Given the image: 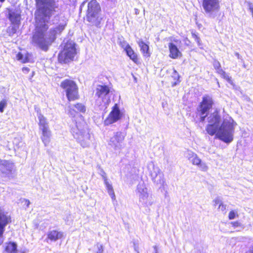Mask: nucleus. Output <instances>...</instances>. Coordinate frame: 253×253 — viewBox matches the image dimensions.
Masks as SVG:
<instances>
[{
  "label": "nucleus",
  "mask_w": 253,
  "mask_h": 253,
  "mask_svg": "<svg viewBox=\"0 0 253 253\" xmlns=\"http://www.w3.org/2000/svg\"><path fill=\"white\" fill-rule=\"evenodd\" d=\"M36 9L35 18L36 22L35 32L32 43L43 51H47L49 45L56 39V35L60 34L66 25V22L60 24L58 27L50 29L48 32L47 23L56 11L58 4L55 0H35Z\"/></svg>",
  "instance_id": "f257e3e1"
},
{
  "label": "nucleus",
  "mask_w": 253,
  "mask_h": 253,
  "mask_svg": "<svg viewBox=\"0 0 253 253\" xmlns=\"http://www.w3.org/2000/svg\"><path fill=\"white\" fill-rule=\"evenodd\" d=\"M208 124L206 129L207 133L216 137L226 143H229L233 140L235 128L233 120L224 119L221 123V117L216 111L208 117Z\"/></svg>",
  "instance_id": "f03ea898"
},
{
  "label": "nucleus",
  "mask_w": 253,
  "mask_h": 253,
  "mask_svg": "<svg viewBox=\"0 0 253 253\" xmlns=\"http://www.w3.org/2000/svg\"><path fill=\"white\" fill-rule=\"evenodd\" d=\"M71 132L74 138L83 148L90 146L92 141L91 135L87 130L85 123L76 122L75 126L72 127Z\"/></svg>",
  "instance_id": "7ed1b4c3"
},
{
  "label": "nucleus",
  "mask_w": 253,
  "mask_h": 253,
  "mask_svg": "<svg viewBox=\"0 0 253 253\" xmlns=\"http://www.w3.org/2000/svg\"><path fill=\"white\" fill-rule=\"evenodd\" d=\"M100 10V6L96 0H91L88 3L86 18L90 25L98 27L100 25L102 20Z\"/></svg>",
  "instance_id": "20e7f679"
},
{
  "label": "nucleus",
  "mask_w": 253,
  "mask_h": 253,
  "mask_svg": "<svg viewBox=\"0 0 253 253\" xmlns=\"http://www.w3.org/2000/svg\"><path fill=\"white\" fill-rule=\"evenodd\" d=\"M95 95L97 96L95 105L101 110H105L111 102L109 87L106 85H98L96 89Z\"/></svg>",
  "instance_id": "39448f33"
},
{
  "label": "nucleus",
  "mask_w": 253,
  "mask_h": 253,
  "mask_svg": "<svg viewBox=\"0 0 253 253\" xmlns=\"http://www.w3.org/2000/svg\"><path fill=\"white\" fill-rule=\"evenodd\" d=\"M135 192L138 197L139 203L143 207H149L154 203L152 195L150 193L144 181L140 182L138 184Z\"/></svg>",
  "instance_id": "423d86ee"
},
{
  "label": "nucleus",
  "mask_w": 253,
  "mask_h": 253,
  "mask_svg": "<svg viewBox=\"0 0 253 253\" xmlns=\"http://www.w3.org/2000/svg\"><path fill=\"white\" fill-rule=\"evenodd\" d=\"M76 54L75 43L74 42H67L63 50L58 55V60L60 63H67L72 60Z\"/></svg>",
  "instance_id": "0eeeda50"
},
{
  "label": "nucleus",
  "mask_w": 253,
  "mask_h": 253,
  "mask_svg": "<svg viewBox=\"0 0 253 253\" xmlns=\"http://www.w3.org/2000/svg\"><path fill=\"white\" fill-rule=\"evenodd\" d=\"M205 14L211 18H215L220 10L219 0H202Z\"/></svg>",
  "instance_id": "6e6552de"
},
{
  "label": "nucleus",
  "mask_w": 253,
  "mask_h": 253,
  "mask_svg": "<svg viewBox=\"0 0 253 253\" xmlns=\"http://www.w3.org/2000/svg\"><path fill=\"white\" fill-rule=\"evenodd\" d=\"M60 86L65 90L69 101H74L79 98L78 88L73 81L65 80L61 82Z\"/></svg>",
  "instance_id": "1a4fd4ad"
},
{
  "label": "nucleus",
  "mask_w": 253,
  "mask_h": 253,
  "mask_svg": "<svg viewBox=\"0 0 253 253\" xmlns=\"http://www.w3.org/2000/svg\"><path fill=\"white\" fill-rule=\"evenodd\" d=\"M212 100L210 97H204L197 108V114L200 117V122H204L210 109L212 107Z\"/></svg>",
  "instance_id": "9d476101"
},
{
  "label": "nucleus",
  "mask_w": 253,
  "mask_h": 253,
  "mask_svg": "<svg viewBox=\"0 0 253 253\" xmlns=\"http://www.w3.org/2000/svg\"><path fill=\"white\" fill-rule=\"evenodd\" d=\"M126 134L121 131H117L114 133L110 138L108 144L115 150H121L123 148V141Z\"/></svg>",
  "instance_id": "9b49d317"
},
{
  "label": "nucleus",
  "mask_w": 253,
  "mask_h": 253,
  "mask_svg": "<svg viewBox=\"0 0 253 253\" xmlns=\"http://www.w3.org/2000/svg\"><path fill=\"white\" fill-rule=\"evenodd\" d=\"M152 170H150L151 179L154 183L160 186L165 182L164 174L159 167L152 164Z\"/></svg>",
  "instance_id": "f8f14e48"
},
{
  "label": "nucleus",
  "mask_w": 253,
  "mask_h": 253,
  "mask_svg": "<svg viewBox=\"0 0 253 253\" xmlns=\"http://www.w3.org/2000/svg\"><path fill=\"white\" fill-rule=\"evenodd\" d=\"M122 114L117 104L113 106L112 110L104 121L106 125H109L116 122L121 119Z\"/></svg>",
  "instance_id": "ddd939ff"
},
{
  "label": "nucleus",
  "mask_w": 253,
  "mask_h": 253,
  "mask_svg": "<svg viewBox=\"0 0 253 253\" xmlns=\"http://www.w3.org/2000/svg\"><path fill=\"white\" fill-rule=\"evenodd\" d=\"M10 221V216L6 215L0 208V245L3 242L1 237L4 231V228Z\"/></svg>",
  "instance_id": "4468645a"
},
{
  "label": "nucleus",
  "mask_w": 253,
  "mask_h": 253,
  "mask_svg": "<svg viewBox=\"0 0 253 253\" xmlns=\"http://www.w3.org/2000/svg\"><path fill=\"white\" fill-rule=\"evenodd\" d=\"M69 114L72 117H75L76 113H85L86 111V106L82 103H78L73 105H70Z\"/></svg>",
  "instance_id": "2eb2a0df"
},
{
  "label": "nucleus",
  "mask_w": 253,
  "mask_h": 253,
  "mask_svg": "<svg viewBox=\"0 0 253 253\" xmlns=\"http://www.w3.org/2000/svg\"><path fill=\"white\" fill-rule=\"evenodd\" d=\"M14 168L13 164L7 160H1L0 161V171L5 175L10 174Z\"/></svg>",
  "instance_id": "dca6fc26"
},
{
  "label": "nucleus",
  "mask_w": 253,
  "mask_h": 253,
  "mask_svg": "<svg viewBox=\"0 0 253 253\" xmlns=\"http://www.w3.org/2000/svg\"><path fill=\"white\" fill-rule=\"evenodd\" d=\"M8 19L12 24L20 25L21 14L18 10L8 9Z\"/></svg>",
  "instance_id": "f3484780"
},
{
  "label": "nucleus",
  "mask_w": 253,
  "mask_h": 253,
  "mask_svg": "<svg viewBox=\"0 0 253 253\" xmlns=\"http://www.w3.org/2000/svg\"><path fill=\"white\" fill-rule=\"evenodd\" d=\"M169 56L172 59H176L181 56L182 54L177 47L173 43H169Z\"/></svg>",
  "instance_id": "a211bd4d"
},
{
  "label": "nucleus",
  "mask_w": 253,
  "mask_h": 253,
  "mask_svg": "<svg viewBox=\"0 0 253 253\" xmlns=\"http://www.w3.org/2000/svg\"><path fill=\"white\" fill-rule=\"evenodd\" d=\"M47 238L52 241H56L62 238L63 233L56 230L49 231L47 233Z\"/></svg>",
  "instance_id": "6ab92c4d"
},
{
  "label": "nucleus",
  "mask_w": 253,
  "mask_h": 253,
  "mask_svg": "<svg viewBox=\"0 0 253 253\" xmlns=\"http://www.w3.org/2000/svg\"><path fill=\"white\" fill-rule=\"evenodd\" d=\"M186 156L194 165L197 166L201 162V159L198 157L197 155L192 151H187L186 153Z\"/></svg>",
  "instance_id": "aec40b11"
},
{
  "label": "nucleus",
  "mask_w": 253,
  "mask_h": 253,
  "mask_svg": "<svg viewBox=\"0 0 253 253\" xmlns=\"http://www.w3.org/2000/svg\"><path fill=\"white\" fill-rule=\"evenodd\" d=\"M41 130H42V135L41 136V139L44 145L47 146L49 144L50 140L51 131L49 129V128H44Z\"/></svg>",
  "instance_id": "412c9836"
},
{
  "label": "nucleus",
  "mask_w": 253,
  "mask_h": 253,
  "mask_svg": "<svg viewBox=\"0 0 253 253\" xmlns=\"http://www.w3.org/2000/svg\"><path fill=\"white\" fill-rule=\"evenodd\" d=\"M17 245L16 243L10 242L6 244L5 250L7 253H17ZM20 253H24L21 252Z\"/></svg>",
  "instance_id": "4be33fe9"
},
{
  "label": "nucleus",
  "mask_w": 253,
  "mask_h": 253,
  "mask_svg": "<svg viewBox=\"0 0 253 253\" xmlns=\"http://www.w3.org/2000/svg\"><path fill=\"white\" fill-rule=\"evenodd\" d=\"M139 45L140 47L141 51L143 55L147 57L150 56V53L149 51V46L142 41H139Z\"/></svg>",
  "instance_id": "5701e85b"
},
{
  "label": "nucleus",
  "mask_w": 253,
  "mask_h": 253,
  "mask_svg": "<svg viewBox=\"0 0 253 253\" xmlns=\"http://www.w3.org/2000/svg\"><path fill=\"white\" fill-rule=\"evenodd\" d=\"M38 118L39 120V125L40 129H42L44 128H48V125L45 118L41 113L38 115Z\"/></svg>",
  "instance_id": "b1692460"
},
{
  "label": "nucleus",
  "mask_w": 253,
  "mask_h": 253,
  "mask_svg": "<svg viewBox=\"0 0 253 253\" xmlns=\"http://www.w3.org/2000/svg\"><path fill=\"white\" fill-rule=\"evenodd\" d=\"M127 55L135 63L137 62L138 59L137 55L134 53L131 47L129 46L125 50Z\"/></svg>",
  "instance_id": "393cba45"
},
{
  "label": "nucleus",
  "mask_w": 253,
  "mask_h": 253,
  "mask_svg": "<svg viewBox=\"0 0 253 253\" xmlns=\"http://www.w3.org/2000/svg\"><path fill=\"white\" fill-rule=\"evenodd\" d=\"M19 25L12 24L11 26L8 27L7 29V32L8 34V35L11 37L13 36L17 32V30L19 28Z\"/></svg>",
  "instance_id": "a878e982"
},
{
  "label": "nucleus",
  "mask_w": 253,
  "mask_h": 253,
  "mask_svg": "<svg viewBox=\"0 0 253 253\" xmlns=\"http://www.w3.org/2000/svg\"><path fill=\"white\" fill-rule=\"evenodd\" d=\"M218 74H220L222 78L225 79L230 84L234 85V83L231 80V78L229 77L225 72L223 70H220Z\"/></svg>",
  "instance_id": "bb28decb"
},
{
  "label": "nucleus",
  "mask_w": 253,
  "mask_h": 253,
  "mask_svg": "<svg viewBox=\"0 0 253 253\" xmlns=\"http://www.w3.org/2000/svg\"><path fill=\"white\" fill-rule=\"evenodd\" d=\"M171 77L173 78V80L175 81L173 83H172V86H174L178 84V82H179L178 80L179 78V74L175 70H173Z\"/></svg>",
  "instance_id": "cd10ccee"
},
{
  "label": "nucleus",
  "mask_w": 253,
  "mask_h": 253,
  "mask_svg": "<svg viewBox=\"0 0 253 253\" xmlns=\"http://www.w3.org/2000/svg\"><path fill=\"white\" fill-rule=\"evenodd\" d=\"M200 169L203 171H207L208 169V167L205 162H201L199 164L197 165Z\"/></svg>",
  "instance_id": "c85d7f7f"
},
{
  "label": "nucleus",
  "mask_w": 253,
  "mask_h": 253,
  "mask_svg": "<svg viewBox=\"0 0 253 253\" xmlns=\"http://www.w3.org/2000/svg\"><path fill=\"white\" fill-rule=\"evenodd\" d=\"M213 66L218 73H219L220 70H223L221 68L220 63L216 60H214L213 62Z\"/></svg>",
  "instance_id": "c756f323"
},
{
  "label": "nucleus",
  "mask_w": 253,
  "mask_h": 253,
  "mask_svg": "<svg viewBox=\"0 0 253 253\" xmlns=\"http://www.w3.org/2000/svg\"><path fill=\"white\" fill-rule=\"evenodd\" d=\"M6 105L7 102L5 100L3 99L0 102V112H3L4 109L6 107Z\"/></svg>",
  "instance_id": "7c9ffc66"
},
{
  "label": "nucleus",
  "mask_w": 253,
  "mask_h": 253,
  "mask_svg": "<svg viewBox=\"0 0 253 253\" xmlns=\"http://www.w3.org/2000/svg\"><path fill=\"white\" fill-rule=\"evenodd\" d=\"M17 59L22 62L25 63L27 62V58L24 57V55L21 53H18L17 55Z\"/></svg>",
  "instance_id": "2f4dec72"
},
{
  "label": "nucleus",
  "mask_w": 253,
  "mask_h": 253,
  "mask_svg": "<svg viewBox=\"0 0 253 253\" xmlns=\"http://www.w3.org/2000/svg\"><path fill=\"white\" fill-rule=\"evenodd\" d=\"M192 36L194 38L195 41L197 42L198 46L201 48H202V47H201V45H202V43H201V40H200V39L199 38V37H198V36L195 34H193L192 35Z\"/></svg>",
  "instance_id": "473e14b6"
},
{
  "label": "nucleus",
  "mask_w": 253,
  "mask_h": 253,
  "mask_svg": "<svg viewBox=\"0 0 253 253\" xmlns=\"http://www.w3.org/2000/svg\"><path fill=\"white\" fill-rule=\"evenodd\" d=\"M120 45L125 49V50L128 47V46H130L124 40L120 41Z\"/></svg>",
  "instance_id": "72a5a7b5"
},
{
  "label": "nucleus",
  "mask_w": 253,
  "mask_h": 253,
  "mask_svg": "<svg viewBox=\"0 0 253 253\" xmlns=\"http://www.w3.org/2000/svg\"><path fill=\"white\" fill-rule=\"evenodd\" d=\"M108 193L113 200L116 199V196L113 189L108 190Z\"/></svg>",
  "instance_id": "f704fd0d"
},
{
  "label": "nucleus",
  "mask_w": 253,
  "mask_h": 253,
  "mask_svg": "<svg viewBox=\"0 0 253 253\" xmlns=\"http://www.w3.org/2000/svg\"><path fill=\"white\" fill-rule=\"evenodd\" d=\"M104 182V184H105L106 187L107 189V191L109 190H111V189H113L112 185L109 183L108 180H105V182Z\"/></svg>",
  "instance_id": "c9c22d12"
},
{
  "label": "nucleus",
  "mask_w": 253,
  "mask_h": 253,
  "mask_svg": "<svg viewBox=\"0 0 253 253\" xmlns=\"http://www.w3.org/2000/svg\"><path fill=\"white\" fill-rule=\"evenodd\" d=\"M97 251L96 252V253H103V249L102 246L101 245L98 244L97 245Z\"/></svg>",
  "instance_id": "e433bc0d"
},
{
  "label": "nucleus",
  "mask_w": 253,
  "mask_h": 253,
  "mask_svg": "<svg viewBox=\"0 0 253 253\" xmlns=\"http://www.w3.org/2000/svg\"><path fill=\"white\" fill-rule=\"evenodd\" d=\"M226 206L225 205H223L222 203H220V204L219 205L218 209L224 212L226 210Z\"/></svg>",
  "instance_id": "4c0bfd02"
},
{
  "label": "nucleus",
  "mask_w": 253,
  "mask_h": 253,
  "mask_svg": "<svg viewBox=\"0 0 253 253\" xmlns=\"http://www.w3.org/2000/svg\"><path fill=\"white\" fill-rule=\"evenodd\" d=\"M236 216V213L234 211H231L229 213V218L230 219H234Z\"/></svg>",
  "instance_id": "58836bf2"
},
{
  "label": "nucleus",
  "mask_w": 253,
  "mask_h": 253,
  "mask_svg": "<svg viewBox=\"0 0 253 253\" xmlns=\"http://www.w3.org/2000/svg\"><path fill=\"white\" fill-rule=\"evenodd\" d=\"M133 249L136 252V253H140L139 252V246L138 244L133 242Z\"/></svg>",
  "instance_id": "ea45409f"
},
{
  "label": "nucleus",
  "mask_w": 253,
  "mask_h": 253,
  "mask_svg": "<svg viewBox=\"0 0 253 253\" xmlns=\"http://www.w3.org/2000/svg\"><path fill=\"white\" fill-rule=\"evenodd\" d=\"M101 172H102L101 176L103 178L104 182H105V180H108V179L107 178V176H106V174L103 170H102Z\"/></svg>",
  "instance_id": "a19ab883"
},
{
  "label": "nucleus",
  "mask_w": 253,
  "mask_h": 253,
  "mask_svg": "<svg viewBox=\"0 0 253 253\" xmlns=\"http://www.w3.org/2000/svg\"><path fill=\"white\" fill-rule=\"evenodd\" d=\"M214 202L215 203V206L216 205V204H220V203H222L220 199L219 198V197H217L214 200Z\"/></svg>",
  "instance_id": "79ce46f5"
},
{
  "label": "nucleus",
  "mask_w": 253,
  "mask_h": 253,
  "mask_svg": "<svg viewBox=\"0 0 253 253\" xmlns=\"http://www.w3.org/2000/svg\"><path fill=\"white\" fill-rule=\"evenodd\" d=\"M231 224L232 225L233 227H238L240 226V223L236 221V222H231Z\"/></svg>",
  "instance_id": "37998d69"
},
{
  "label": "nucleus",
  "mask_w": 253,
  "mask_h": 253,
  "mask_svg": "<svg viewBox=\"0 0 253 253\" xmlns=\"http://www.w3.org/2000/svg\"><path fill=\"white\" fill-rule=\"evenodd\" d=\"M23 72H28L29 71V69L27 67H24L22 69Z\"/></svg>",
  "instance_id": "c03bdc74"
},
{
  "label": "nucleus",
  "mask_w": 253,
  "mask_h": 253,
  "mask_svg": "<svg viewBox=\"0 0 253 253\" xmlns=\"http://www.w3.org/2000/svg\"><path fill=\"white\" fill-rule=\"evenodd\" d=\"M235 54L236 56L237 57V58H238V59H241V56H240V55L239 54V53H238V52H236V53H235Z\"/></svg>",
  "instance_id": "a18cd8bd"
},
{
  "label": "nucleus",
  "mask_w": 253,
  "mask_h": 253,
  "mask_svg": "<svg viewBox=\"0 0 253 253\" xmlns=\"http://www.w3.org/2000/svg\"><path fill=\"white\" fill-rule=\"evenodd\" d=\"M25 201L27 204V206L28 207L29 206V205L30 204V202L28 200H25Z\"/></svg>",
  "instance_id": "49530a36"
},
{
  "label": "nucleus",
  "mask_w": 253,
  "mask_h": 253,
  "mask_svg": "<svg viewBox=\"0 0 253 253\" xmlns=\"http://www.w3.org/2000/svg\"><path fill=\"white\" fill-rule=\"evenodd\" d=\"M135 13L136 14H139V10L138 9H135Z\"/></svg>",
  "instance_id": "de8ad7c7"
},
{
  "label": "nucleus",
  "mask_w": 253,
  "mask_h": 253,
  "mask_svg": "<svg viewBox=\"0 0 253 253\" xmlns=\"http://www.w3.org/2000/svg\"><path fill=\"white\" fill-rule=\"evenodd\" d=\"M154 248L155 249V253H158V251H157V246H154Z\"/></svg>",
  "instance_id": "09e8293b"
},
{
  "label": "nucleus",
  "mask_w": 253,
  "mask_h": 253,
  "mask_svg": "<svg viewBox=\"0 0 253 253\" xmlns=\"http://www.w3.org/2000/svg\"><path fill=\"white\" fill-rule=\"evenodd\" d=\"M5 1V0H0V1L1 2H3Z\"/></svg>",
  "instance_id": "8fccbe9b"
}]
</instances>
